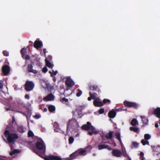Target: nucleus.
<instances>
[{"label": "nucleus", "instance_id": "1", "mask_svg": "<svg viewBox=\"0 0 160 160\" xmlns=\"http://www.w3.org/2000/svg\"><path fill=\"white\" fill-rule=\"evenodd\" d=\"M36 149H34L33 151L37 154L42 158H43L46 152L45 144L41 138H39L36 142Z\"/></svg>", "mask_w": 160, "mask_h": 160}, {"label": "nucleus", "instance_id": "2", "mask_svg": "<svg viewBox=\"0 0 160 160\" xmlns=\"http://www.w3.org/2000/svg\"><path fill=\"white\" fill-rule=\"evenodd\" d=\"M4 134L5 137H7V140L9 143H14L16 139L18 138L17 134L15 133H10L9 130H6L4 132Z\"/></svg>", "mask_w": 160, "mask_h": 160}, {"label": "nucleus", "instance_id": "3", "mask_svg": "<svg viewBox=\"0 0 160 160\" xmlns=\"http://www.w3.org/2000/svg\"><path fill=\"white\" fill-rule=\"evenodd\" d=\"M34 86V83L33 81H27L24 85V89L26 91L29 92L33 89Z\"/></svg>", "mask_w": 160, "mask_h": 160}, {"label": "nucleus", "instance_id": "4", "mask_svg": "<svg viewBox=\"0 0 160 160\" xmlns=\"http://www.w3.org/2000/svg\"><path fill=\"white\" fill-rule=\"evenodd\" d=\"M123 103L124 105L126 107H128L129 108H132L134 109H137L138 107V104L134 102L125 101Z\"/></svg>", "mask_w": 160, "mask_h": 160}, {"label": "nucleus", "instance_id": "5", "mask_svg": "<svg viewBox=\"0 0 160 160\" xmlns=\"http://www.w3.org/2000/svg\"><path fill=\"white\" fill-rule=\"evenodd\" d=\"M65 83L67 86L66 90L67 91L72 88L75 84L74 82L70 78H67L65 80Z\"/></svg>", "mask_w": 160, "mask_h": 160}, {"label": "nucleus", "instance_id": "6", "mask_svg": "<svg viewBox=\"0 0 160 160\" xmlns=\"http://www.w3.org/2000/svg\"><path fill=\"white\" fill-rule=\"evenodd\" d=\"M45 160H64L60 156H54L52 154H49L46 157L42 158Z\"/></svg>", "mask_w": 160, "mask_h": 160}, {"label": "nucleus", "instance_id": "7", "mask_svg": "<svg viewBox=\"0 0 160 160\" xmlns=\"http://www.w3.org/2000/svg\"><path fill=\"white\" fill-rule=\"evenodd\" d=\"M2 70L3 75H7L10 72V67L8 65H4L2 68Z\"/></svg>", "mask_w": 160, "mask_h": 160}, {"label": "nucleus", "instance_id": "8", "mask_svg": "<svg viewBox=\"0 0 160 160\" xmlns=\"http://www.w3.org/2000/svg\"><path fill=\"white\" fill-rule=\"evenodd\" d=\"M112 154L113 156L116 157H120L122 155V151H121L118 149H113Z\"/></svg>", "mask_w": 160, "mask_h": 160}, {"label": "nucleus", "instance_id": "9", "mask_svg": "<svg viewBox=\"0 0 160 160\" xmlns=\"http://www.w3.org/2000/svg\"><path fill=\"white\" fill-rule=\"evenodd\" d=\"M94 105L96 107H100L103 105V102L99 98L95 99L93 102Z\"/></svg>", "mask_w": 160, "mask_h": 160}, {"label": "nucleus", "instance_id": "10", "mask_svg": "<svg viewBox=\"0 0 160 160\" xmlns=\"http://www.w3.org/2000/svg\"><path fill=\"white\" fill-rule=\"evenodd\" d=\"M53 127L54 128V130L55 132H59L60 133H64V132L62 131L59 128V124L57 122H55L54 123Z\"/></svg>", "mask_w": 160, "mask_h": 160}, {"label": "nucleus", "instance_id": "11", "mask_svg": "<svg viewBox=\"0 0 160 160\" xmlns=\"http://www.w3.org/2000/svg\"><path fill=\"white\" fill-rule=\"evenodd\" d=\"M152 113L157 118L160 119V108L157 107L154 109L152 112Z\"/></svg>", "mask_w": 160, "mask_h": 160}, {"label": "nucleus", "instance_id": "12", "mask_svg": "<svg viewBox=\"0 0 160 160\" xmlns=\"http://www.w3.org/2000/svg\"><path fill=\"white\" fill-rule=\"evenodd\" d=\"M116 112L115 109H112L109 111L108 114V117L110 118H113L116 115Z\"/></svg>", "mask_w": 160, "mask_h": 160}, {"label": "nucleus", "instance_id": "13", "mask_svg": "<svg viewBox=\"0 0 160 160\" xmlns=\"http://www.w3.org/2000/svg\"><path fill=\"white\" fill-rule=\"evenodd\" d=\"M33 66L31 64H28L27 67L28 71L29 72H31L33 74H36L38 73L37 70L33 69Z\"/></svg>", "mask_w": 160, "mask_h": 160}, {"label": "nucleus", "instance_id": "14", "mask_svg": "<svg viewBox=\"0 0 160 160\" xmlns=\"http://www.w3.org/2000/svg\"><path fill=\"white\" fill-rule=\"evenodd\" d=\"M98 149L99 150L105 148H107L109 151L112 150V148L109 147L108 145L105 144L99 145L98 146Z\"/></svg>", "mask_w": 160, "mask_h": 160}, {"label": "nucleus", "instance_id": "15", "mask_svg": "<svg viewBox=\"0 0 160 160\" xmlns=\"http://www.w3.org/2000/svg\"><path fill=\"white\" fill-rule=\"evenodd\" d=\"M73 121L71 120H69L67 125V132H68L71 128H73Z\"/></svg>", "mask_w": 160, "mask_h": 160}, {"label": "nucleus", "instance_id": "16", "mask_svg": "<svg viewBox=\"0 0 160 160\" xmlns=\"http://www.w3.org/2000/svg\"><path fill=\"white\" fill-rule=\"evenodd\" d=\"M34 47L37 49H38L42 46V42L41 41L36 40L34 43Z\"/></svg>", "mask_w": 160, "mask_h": 160}, {"label": "nucleus", "instance_id": "17", "mask_svg": "<svg viewBox=\"0 0 160 160\" xmlns=\"http://www.w3.org/2000/svg\"><path fill=\"white\" fill-rule=\"evenodd\" d=\"M54 97L52 93H50L44 98V100L46 101H52L54 100Z\"/></svg>", "mask_w": 160, "mask_h": 160}, {"label": "nucleus", "instance_id": "18", "mask_svg": "<svg viewBox=\"0 0 160 160\" xmlns=\"http://www.w3.org/2000/svg\"><path fill=\"white\" fill-rule=\"evenodd\" d=\"M91 123L88 122L87 124L83 125L82 127V129L84 130H88L90 129Z\"/></svg>", "mask_w": 160, "mask_h": 160}, {"label": "nucleus", "instance_id": "19", "mask_svg": "<svg viewBox=\"0 0 160 160\" xmlns=\"http://www.w3.org/2000/svg\"><path fill=\"white\" fill-rule=\"evenodd\" d=\"M89 89L90 90L99 92L100 91L98 86L96 85H91L89 87Z\"/></svg>", "mask_w": 160, "mask_h": 160}, {"label": "nucleus", "instance_id": "20", "mask_svg": "<svg viewBox=\"0 0 160 160\" xmlns=\"http://www.w3.org/2000/svg\"><path fill=\"white\" fill-rule=\"evenodd\" d=\"M78 156V155L77 152H76V151L75 152L69 155V157L68 158V160H71L74 159Z\"/></svg>", "mask_w": 160, "mask_h": 160}, {"label": "nucleus", "instance_id": "21", "mask_svg": "<svg viewBox=\"0 0 160 160\" xmlns=\"http://www.w3.org/2000/svg\"><path fill=\"white\" fill-rule=\"evenodd\" d=\"M17 125L14 124H10L8 127V129L12 132H16Z\"/></svg>", "mask_w": 160, "mask_h": 160}, {"label": "nucleus", "instance_id": "22", "mask_svg": "<svg viewBox=\"0 0 160 160\" xmlns=\"http://www.w3.org/2000/svg\"><path fill=\"white\" fill-rule=\"evenodd\" d=\"M77 152L78 155V156L79 155H83L86 152V150L82 148L79 149L78 150L76 151Z\"/></svg>", "mask_w": 160, "mask_h": 160}, {"label": "nucleus", "instance_id": "23", "mask_svg": "<svg viewBox=\"0 0 160 160\" xmlns=\"http://www.w3.org/2000/svg\"><path fill=\"white\" fill-rule=\"evenodd\" d=\"M113 133L112 132L110 131L108 133L106 134L105 137L107 139H111L112 137Z\"/></svg>", "mask_w": 160, "mask_h": 160}, {"label": "nucleus", "instance_id": "24", "mask_svg": "<svg viewBox=\"0 0 160 160\" xmlns=\"http://www.w3.org/2000/svg\"><path fill=\"white\" fill-rule=\"evenodd\" d=\"M45 62L46 66L49 68H52L54 67V65L51 63L49 61L46 59Z\"/></svg>", "mask_w": 160, "mask_h": 160}, {"label": "nucleus", "instance_id": "25", "mask_svg": "<svg viewBox=\"0 0 160 160\" xmlns=\"http://www.w3.org/2000/svg\"><path fill=\"white\" fill-rule=\"evenodd\" d=\"M141 118L142 119V121L143 124L146 125L148 122V118L144 116H141Z\"/></svg>", "mask_w": 160, "mask_h": 160}, {"label": "nucleus", "instance_id": "26", "mask_svg": "<svg viewBox=\"0 0 160 160\" xmlns=\"http://www.w3.org/2000/svg\"><path fill=\"white\" fill-rule=\"evenodd\" d=\"M17 131L20 133H23L25 131L23 127L22 126H18L17 127Z\"/></svg>", "mask_w": 160, "mask_h": 160}, {"label": "nucleus", "instance_id": "27", "mask_svg": "<svg viewBox=\"0 0 160 160\" xmlns=\"http://www.w3.org/2000/svg\"><path fill=\"white\" fill-rule=\"evenodd\" d=\"M131 124L133 126H135L138 124V122L136 119H133L131 122Z\"/></svg>", "mask_w": 160, "mask_h": 160}, {"label": "nucleus", "instance_id": "28", "mask_svg": "<svg viewBox=\"0 0 160 160\" xmlns=\"http://www.w3.org/2000/svg\"><path fill=\"white\" fill-rule=\"evenodd\" d=\"M20 52L22 55V57L23 58H24V56L26 53V49L24 48H22Z\"/></svg>", "mask_w": 160, "mask_h": 160}, {"label": "nucleus", "instance_id": "29", "mask_svg": "<svg viewBox=\"0 0 160 160\" xmlns=\"http://www.w3.org/2000/svg\"><path fill=\"white\" fill-rule=\"evenodd\" d=\"M151 147L154 152H158L157 154L158 155L159 153V152L158 148H160V146H158L157 147H155V146H151Z\"/></svg>", "mask_w": 160, "mask_h": 160}, {"label": "nucleus", "instance_id": "30", "mask_svg": "<svg viewBox=\"0 0 160 160\" xmlns=\"http://www.w3.org/2000/svg\"><path fill=\"white\" fill-rule=\"evenodd\" d=\"M115 136L116 138L118 139L120 143H121V139L120 133L118 132H117L115 133Z\"/></svg>", "mask_w": 160, "mask_h": 160}, {"label": "nucleus", "instance_id": "31", "mask_svg": "<svg viewBox=\"0 0 160 160\" xmlns=\"http://www.w3.org/2000/svg\"><path fill=\"white\" fill-rule=\"evenodd\" d=\"M48 109L50 112H53L55 110V107L53 105H50L48 107Z\"/></svg>", "mask_w": 160, "mask_h": 160}, {"label": "nucleus", "instance_id": "32", "mask_svg": "<svg viewBox=\"0 0 160 160\" xmlns=\"http://www.w3.org/2000/svg\"><path fill=\"white\" fill-rule=\"evenodd\" d=\"M89 94L90 96L91 97L92 99H95L96 98V96L97 95L96 93L94 92L92 93L91 92H89Z\"/></svg>", "mask_w": 160, "mask_h": 160}, {"label": "nucleus", "instance_id": "33", "mask_svg": "<svg viewBox=\"0 0 160 160\" xmlns=\"http://www.w3.org/2000/svg\"><path fill=\"white\" fill-rule=\"evenodd\" d=\"M129 129L130 131H133L135 132H138V129L137 128L131 127Z\"/></svg>", "mask_w": 160, "mask_h": 160}, {"label": "nucleus", "instance_id": "34", "mask_svg": "<svg viewBox=\"0 0 160 160\" xmlns=\"http://www.w3.org/2000/svg\"><path fill=\"white\" fill-rule=\"evenodd\" d=\"M19 151L18 149H14L12 152H10L9 154L11 156H12L14 154L16 153H18Z\"/></svg>", "mask_w": 160, "mask_h": 160}, {"label": "nucleus", "instance_id": "35", "mask_svg": "<svg viewBox=\"0 0 160 160\" xmlns=\"http://www.w3.org/2000/svg\"><path fill=\"white\" fill-rule=\"evenodd\" d=\"M151 136L148 134H146L144 135V138L146 140H148L151 138Z\"/></svg>", "mask_w": 160, "mask_h": 160}, {"label": "nucleus", "instance_id": "36", "mask_svg": "<svg viewBox=\"0 0 160 160\" xmlns=\"http://www.w3.org/2000/svg\"><path fill=\"white\" fill-rule=\"evenodd\" d=\"M74 138L72 137H70L68 139V142L69 144H72L74 141Z\"/></svg>", "mask_w": 160, "mask_h": 160}, {"label": "nucleus", "instance_id": "37", "mask_svg": "<svg viewBox=\"0 0 160 160\" xmlns=\"http://www.w3.org/2000/svg\"><path fill=\"white\" fill-rule=\"evenodd\" d=\"M77 91L78 92L76 94V96L78 97H79L82 94V91L79 89L77 90Z\"/></svg>", "mask_w": 160, "mask_h": 160}, {"label": "nucleus", "instance_id": "38", "mask_svg": "<svg viewBox=\"0 0 160 160\" xmlns=\"http://www.w3.org/2000/svg\"><path fill=\"white\" fill-rule=\"evenodd\" d=\"M28 137H32L34 136V134L32 132L29 131L28 133Z\"/></svg>", "mask_w": 160, "mask_h": 160}, {"label": "nucleus", "instance_id": "39", "mask_svg": "<svg viewBox=\"0 0 160 160\" xmlns=\"http://www.w3.org/2000/svg\"><path fill=\"white\" fill-rule=\"evenodd\" d=\"M2 53L3 55L5 56H9V52L6 50H4Z\"/></svg>", "mask_w": 160, "mask_h": 160}, {"label": "nucleus", "instance_id": "40", "mask_svg": "<svg viewBox=\"0 0 160 160\" xmlns=\"http://www.w3.org/2000/svg\"><path fill=\"white\" fill-rule=\"evenodd\" d=\"M132 145L134 147L137 148L138 147V144L137 142H135L132 143Z\"/></svg>", "mask_w": 160, "mask_h": 160}, {"label": "nucleus", "instance_id": "41", "mask_svg": "<svg viewBox=\"0 0 160 160\" xmlns=\"http://www.w3.org/2000/svg\"><path fill=\"white\" fill-rule=\"evenodd\" d=\"M91 131L94 132V133H96L97 131H95V128L92 126L91 125V126L90 127V129Z\"/></svg>", "mask_w": 160, "mask_h": 160}, {"label": "nucleus", "instance_id": "42", "mask_svg": "<svg viewBox=\"0 0 160 160\" xmlns=\"http://www.w3.org/2000/svg\"><path fill=\"white\" fill-rule=\"evenodd\" d=\"M110 102V100L108 99H104L103 100V104H105L106 102Z\"/></svg>", "mask_w": 160, "mask_h": 160}, {"label": "nucleus", "instance_id": "43", "mask_svg": "<svg viewBox=\"0 0 160 160\" xmlns=\"http://www.w3.org/2000/svg\"><path fill=\"white\" fill-rule=\"evenodd\" d=\"M104 110L103 108L100 109L99 110V113L100 114H102L104 112Z\"/></svg>", "mask_w": 160, "mask_h": 160}, {"label": "nucleus", "instance_id": "44", "mask_svg": "<svg viewBox=\"0 0 160 160\" xmlns=\"http://www.w3.org/2000/svg\"><path fill=\"white\" fill-rule=\"evenodd\" d=\"M33 117L35 119H37L40 118L41 116L39 115L36 114Z\"/></svg>", "mask_w": 160, "mask_h": 160}, {"label": "nucleus", "instance_id": "45", "mask_svg": "<svg viewBox=\"0 0 160 160\" xmlns=\"http://www.w3.org/2000/svg\"><path fill=\"white\" fill-rule=\"evenodd\" d=\"M122 155H123L124 157L128 156L126 151L125 152L122 151Z\"/></svg>", "mask_w": 160, "mask_h": 160}, {"label": "nucleus", "instance_id": "46", "mask_svg": "<svg viewBox=\"0 0 160 160\" xmlns=\"http://www.w3.org/2000/svg\"><path fill=\"white\" fill-rule=\"evenodd\" d=\"M12 122L11 124H14V123H15V124L17 125V122L15 121V118L14 117H12Z\"/></svg>", "mask_w": 160, "mask_h": 160}, {"label": "nucleus", "instance_id": "47", "mask_svg": "<svg viewBox=\"0 0 160 160\" xmlns=\"http://www.w3.org/2000/svg\"><path fill=\"white\" fill-rule=\"evenodd\" d=\"M48 69L46 67H44L42 69V71L44 73L48 71Z\"/></svg>", "mask_w": 160, "mask_h": 160}, {"label": "nucleus", "instance_id": "48", "mask_svg": "<svg viewBox=\"0 0 160 160\" xmlns=\"http://www.w3.org/2000/svg\"><path fill=\"white\" fill-rule=\"evenodd\" d=\"M147 141H145L144 139H143L141 140V142L142 144L144 146L146 145V142Z\"/></svg>", "mask_w": 160, "mask_h": 160}, {"label": "nucleus", "instance_id": "49", "mask_svg": "<svg viewBox=\"0 0 160 160\" xmlns=\"http://www.w3.org/2000/svg\"><path fill=\"white\" fill-rule=\"evenodd\" d=\"M61 101L67 102L68 101V99L66 98H62Z\"/></svg>", "mask_w": 160, "mask_h": 160}, {"label": "nucleus", "instance_id": "50", "mask_svg": "<svg viewBox=\"0 0 160 160\" xmlns=\"http://www.w3.org/2000/svg\"><path fill=\"white\" fill-rule=\"evenodd\" d=\"M3 85V82L2 81H0V89H2Z\"/></svg>", "mask_w": 160, "mask_h": 160}, {"label": "nucleus", "instance_id": "51", "mask_svg": "<svg viewBox=\"0 0 160 160\" xmlns=\"http://www.w3.org/2000/svg\"><path fill=\"white\" fill-rule=\"evenodd\" d=\"M24 58L26 60H29L30 59V57L29 55H27L25 57L24 56Z\"/></svg>", "mask_w": 160, "mask_h": 160}, {"label": "nucleus", "instance_id": "52", "mask_svg": "<svg viewBox=\"0 0 160 160\" xmlns=\"http://www.w3.org/2000/svg\"><path fill=\"white\" fill-rule=\"evenodd\" d=\"M117 110L118 111H124V110H125V111H126L127 110V108H126L125 109H123L122 108H118V109H117Z\"/></svg>", "mask_w": 160, "mask_h": 160}, {"label": "nucleus", "instance_id": "53", "mask_svg": "<svg viewBox=\"0 0 160 160\" xmlns=\"http://www.w3.org/2000/svg\"><path fill=\"white\" fill-rule=\"evenodd\" d=\"M25 98L26 99H29L30 98L28 95L26 94L25 96Z\"/></svg>", "mask_w": 160, "mask_h": 160}, {"label": "nucleus", "instance_id": "54", "mask_svg": "<svg viewBox=\"0 0 160 160\" xmlns=\"http://www.w3.org/2000/svg\"><path fill=\"white\" fill-rule=\"evenodd\" d=\"M93 133H94V132L92 131H91V132L88 131V134L90 136L92 135Z\"/></svg>", "mask_w": 160, "mask_h": 160}, {"label": "nucleus", "instance_id": "55", "mask_svg": "<svg viewBox=\"0 0 160 160\" xmlns=\"http://www.w3.org/2000/svg\"><path fill=\"white\" fill-rule=\"evenodd\" d=\"M140 155L142 158L143 157L144 154L142 152H141L140 153Z\"/></svg>", "mask_w": 160, "mask_h": 160}, {"label": "nucleus", "instance_id": "56", "mask_svg": "<svg viewBox=\"0 0 160 160\" xmlns=\"http://www.w3.org/2000/svg\"><path fill=\"white\" fill-rule=\"evenodd\" d=\"M29 46H32V43H33V42L31 41H30L29 42Z\"/></svg>", "mask_w": 160, "mask_h": 160}, {"label": "nucleus", "instance_id": "57", "mask_svg": "<svg viewBox=\"0 0 160 160\" xmlns=\"http://www.w3.org/2000/svg\"><path fill=\"white\" fill-rule=\"evenodd\" d=\"M37 65H38L39 66H40L41 65V63L39 61L37 60Z\"/></svg>", "mask_w": 160, "mask_h": 160}, {"label": "nucleus", "instance_id": "58", "mask_svg": "<svg viewBox=\"0 0 160 160\" xmlns=\"http://www.w3.org/2000/svg\"><path fill=\"white\" fill-rule=\"evenodd\" d=\"M52 71L53 72V74L55 75L57 74V71H55V72L53 70H52Z\"/></svg>", "mask_w": 160, "mask_h": 160}, {"label": "nucleus", "instance_id": "59", "mask_svg": "<svg viewBox=\"0 0 160 160\" xmlns=\"http://www.w3.org/2000/svg\"><path fill=\"white\" fill-rule=\"evenodd\" d=\"M92 99V98H91V96H90L88 98V101H90Z\"/></svg>", "mask_w": 160, "mask_h": 160}, {"label": "nucleus", "instance_id": "60", "mask_svg": "<svg viewBox=\"0 0 160 160\" xmlns=\"http://www.w3.org/2000/svg\"><path fill=\"white\" fill-rule=\"evenodd\" d=\"M46 49L45 48H44L43 49V52H44V54H45L46 52Z\"/></svg>", "mask_w": 160, "mask_h": 160}, {"label": "nucleus", "instance_id": "61", "mask_svg": "<svg viewBox=\"0 0 160 160\" xmlns=\"http://www.w3.org/2000/svg\"><path fill=\"white\" fill-rule=\"evenodd\" d=\"M155 126L156 128H158V123H155Z\"/></svg>", "mask_w": 160, "mask_h": 160}, {"label": "nucleus", "instance_id": "62", "mask_svg": "<svg viewBox=\"0 0 160 160\" xmlns=\"http://www.w3.org/2000/svg\"><path fill=\"white\" fill-rule=\"evenodd\" d=\"M0 160H7L3 158L0 157Z\"/></svg>", "mask_w": 160, "mask_h": 160}, {"label": "nucleus", "instance_id": "63", "mask_svg": "<svg viewBox=\"0 0 160 160\" xmlns=\"http://www.w3.org/2000/svg\"><path fill=\"white\" fill-rule=\"evenodd\" d=\"M146 141H147V142L146 143V145L147 144L148 145H149V142L148 141V140H146Z\"/></svg>", "mask_w": 160, "mask_h": 160}, {"label": "nucleus", "instance_id": "64", "mask_svg": "<svg viewBox=\"0 0 160 160\" xmlns=\"http://www.w3.org/2000/svg\"><path fill=\"white\" fill-rule=\"evenodd\" d=\"M53 81L54 82H55L56 81V78H55V77H54L53 79Z\"/></svg>", "mask_w": 160, "mask_h": 160}]
</instances>
